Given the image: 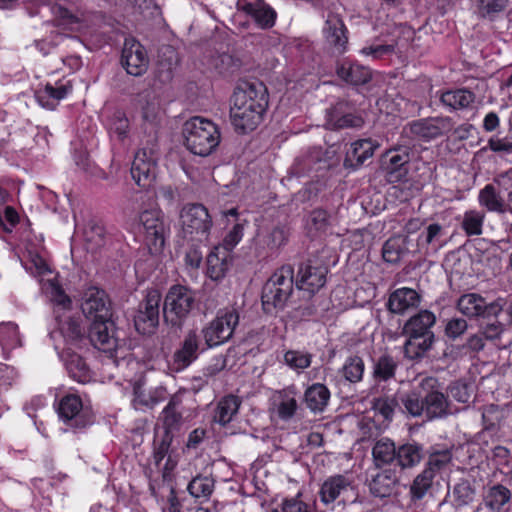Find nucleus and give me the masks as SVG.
Segmentation results:
<instances>
[{
  "label": "nucleus",
  "mask_w": 512,
  "mask_h": 512,
  "mask_svg": "<svg viewBox=\"0 0 512 512\" xmlns=\"http://www.w3.org/2000/svg\"><path fill=\"white\" fill-rule=\"evenodd\" d=\"M424 416L429 419L444 418L450 414L448 397L441 391V384L436 377H421Z\"/></svg>",
  "instance_id": "nucleus-5"
},
{
  "label": "nucleus",
  "mask_w": 512,
  "mask_h": 512,
  "mask_svg": "<svg viewBox=\"0 0 512 512\" xmlns=\"http://www.w3.org/2000/svg\"><path fill=\"white\" fill-rule=\"evenodd\" d=\"M180 401L176 397H172L163 409L160 420L163 422L166 430L176 428L181 421V413L179 412Z\"/></svg>",
  "instance_id": "nucleus-51"
},
{
  "label": "nucleus",
  "mask_w": 512,
  "mask_h": 512,
  "mask_svg": "<svg viewBox=\"0 0 512 512\" xmlns=\"http://www.w3.org/2000/svg\"><path fill=\"white\" fill-rule=\"evenodd\" d=\"M279 394L281 402L277 409L278 415L281 419L288 420L294 416L297 409V402L295 398L291 396L296 394V389L294 386H290L280 391Z\"/></svg>",
  "instance_id": "nucleus-48"
},
{
  "label": "nucleus",
  "mask_w": 512,
  "mask_h": 512,
  "mask_svg": "<svg viewBox=\"0 0 512 512\" xmlns=\"http://www.w3.org/2000/svg\"><path fill=\"white\" fill-rule=\"evenodd\" d=\"M509 0H479V12L483 17L493 18L503 11Z\"/></svg>",
  "instance_id": "nucleus-60"
},
{
  "label": "nucleus",
  "mask_w": 512,
  "mask_h": 512,
  "mask_svg": "<svg viewBox=\"0 0 512 512\" xmlns=\"http://www.w3.org/2000/svg\"><path fill=\"white\" fill-rule=\"evenodd\" d=\"M452 505L461 509L471 505L476 498V487L469 479H460L450 494Z\"/></svg>",
  "instance_id": "nucleus-28"
},
{
  "label": "nucleus",
  "mask_w": 512,
  "mask_h": 512,
  "mask_svg": "<svg viewBox=\"0 0 512 512\" xmlns=\"http://www.w3.org/2000/svg\"><path fill=\"white\" fill-rule=\"evenodd\" d=\"M427 456V450L422 443L410 440L397 446L396 467L400 470H411L420 465Z\"/></svg>",
  "instance_id": "nucleus-19"
},
{
  "label": "nucleus",
  "mask_w": 512,
  "mask_h": 512,
  "mask_svg": "<svg viewBox=\"0 0 512 512\" xmlns=\"http://www.w3.org/2000/svg\"><path fill=\"white\" fill-rule=\"evenodd\" d=\"M330 398V391L321 383H315L307 388L304 400L307 407L313 412H321L327 406Z\"/></svg>",
  "instance_id": "nucleus-36"
},
{
  "label": "nucleus",
  "mask_w": 512,
  "mask_h": 512,
  "mask_svg": "<svg viewBox=\"0 0 512 512\" xmlns=\"http://www.w3.org/2000/svg\"><path fill=\"white\" fill-rule=\"evenodd\" d=\"M435 477L424 469L412 480L409 487V499L414 505L421 503L431 493Z\"/></svg>",
  "instance_id": "nucleus-30"
},
{
  "label": "nucleus",
  "mask_w": 512,
  "mask_h": 512,
  "mask_svg": "<svg viewBox=\"0 0 512 512\" xmlns=\"http://www.w3.org/2000/svg\"><path fill=\"white\" fill-rule=\"evenodd\" d=\"M507 413H512L507 410ZM506 417V411L498 405L490 404L485 406L482 412V422L484 430L496 432L501 428V422Z\"/></svg>",
  "instance_id": "nucleus-44"
},
{
  "label": "nucleus",
  "mask_w": 512,
  "mask_h": 512,
  "mask_svg": "<svg viewBox=\"0 0 512 512\" xmlns=\"http://www.w3.org/2000/svg\"><path fill=\"white\" fill-rule=\"evenodd\" d=\"M192 359V340L187 338L184 342L182 350H179L174 355V368L177 371L183 370L188 367Z\"/></svg>",
  "instance_id": "nucleus-61"
},
{
  "label": "nucleus",
  "mask_w": 512,
  "mask_h": 512,
  "mask_svg": "<svg viewBox=\"0 0 512 512\" xmlns=\"http://www.w3.org/2000/svg\"><path fill=\"white\" fill-rule=\"evenodd\" d=\"M177 237L178 242H182L181 245H184L185 242L189 243L192 235V205H185L179 215V220L177 223Z\"/></svg>",
  "instance_id": "nucleus-49"
},
{
  "label": "nucleus",
  "mask_w": 512,
  "mask_h": 512,
  "mask_svg": "<svg viewBox=\"0 0 512 512\" xmlns=\"http://www.w3.org/2000/svg\"><path fill=\"white\" fill-rule=\"evenodd\" d=\"M329 268L318 258H308L299 265L296 286L311 294L319 291L326 283Z\"/></svg>",
  "instance_id": "nucleus-9"
},
{
  "label": "nucleus",
  "mask_w": 512,
  "mask_h": 512,
  "mask_svg": "<svg viewBox=\"0 0 512 512\" xmlns=\"http://www.w3.org/2000/svg\"><path fill=\"white\" fill-rule=\"evenodd\" d=\"M161 294L158 290L148 291L134 318L136 330L141 334H150L159 323Z\"/></svg>",
  "instance_id": "nucleus-10"
},
{
  "label": "nucleus",
  "mask_w": 512,
  "mask_h": 512,
  "mask_svg": "<svg viewBox=\"0 0 512 512\" xmlns=\"http://www.w3.org/2000/svg\"><path fill=\"white\" fill-rule=\"evenodd\" d=\"M289 297L275 284L266 282L261 295L263 310L267 314H272L278 309H283Z\"/></svg>",
  "instance_id": "nucleus-29"
},
{
  "label": "nucleus",
  "mask_w": 512,
  "mask_h": 512,
  "mask_svg": "<svg viewBox=\"0 0 512 512\" xmlns=\"http://www.w3.org/2000/svg\"><path fill=\"white\" fill-rule=\"evenodd\" d=\"M242 400L236 395L224 396L217 404L214 419L222 426L230 423L238 413Z\"/></svg>",
  "instance_id": "nucleus-32"
},
{
  "label": "nucleus",
  "mask_w": 512,
  "mask_h": 512,
  "mask_svg": "<svg viewBox=\"0 0 512 512\" xmlns=\"http://www.w3.org/2000/svg\"><path fill=\"white\" fill-rule=\"evenodd\" d=\"M214 66L219 73L230 74L240 67V61L228 53H222L215 59Z\"/></svg>",
  "instance_id": "nucleus-59"
},
{
  "label": "nucleus",
  "mask_w": 512,
  "mask_h": 512,
  "mask_svg": "<svg viewBox=\"0 0 512 512\" xmlns=\"http://www.w3.org/2000/svg\"><path fill=\"white\" fill-rule=\"evenodd\" d=\"M268 92L260 81L239 84L231 97L230 118L235 130L247 134L257 128L268 107Z\"/></svg>",
  "instance_id": "nucleus-1"
},
{
  "label": "nucleus",
  "mask_w": 512,
  "mask_h": 512,
  "mask_svg": "<svg viewBox=\"0 0 512 512\" xmlns=\"http://www.w3.org/2000/svg\"><path fill=\"white\" fill-rule=\"evenodd\" d=\"M397 484L396 476L390 471L385 470L378 473L370 482V491L375 497H389Z\"/></svg>",
  "instance_id": "nucleus-38"
},
{
  "label": "nucleus",
  "mask_w": 512,
  "mask_h": 512,
  "mask_svg": "<svg viewBox=\"0 0 512 512\" xmlns=\"http://www.w3.org/2000/svg\"><path fill=\"white\" fill-rule=\"evenodd\" d=\"M436 316L429 310H420L411 316L404 324L402 335L407 337L403 346L404 356L410 360H418L432 349L435 335L432 327Z\"/></svg>",
  "instance_id": "nucleus-2"
},
{
  "label": "nucleus",
  "mask_w": 512,
  "mask_h": 512,
  "mask_svg": "<svg viewBox=\"0 0 512 512\" xmlns=\"http://www.w3.org/2000/svg\"><path fill=\"white\" fill-rule=\"evenodd\" d=\"M478 200L480 205L488 211L500 214L512 212V206L505 204L504 199L492 184H487L480 190Z\"/></svg>",
  "instance_id": "nucleus-27"
},
{
  "label": "nucleus",
  "mask_w": 512,
  "mask_h": 512,
  "mask_svg": "<svg viewBox=\"0 0 512 512\" xmlns=\"http://www.w3.org/2000/svg\"><path fill=\"white\" fill-rule=\"evenodd\" d=\"M475 94L468 89H457L447 91L442 94L441 102L453 109H463L469 107L475 101Z\"/></svg>",
  "instance_id": "nucleus-43"
},
{
  "label": "nucleus",
  "mask_w": 512,
  "mask_h": 512,
  "mask_svg": "<svg viewBox=\"0 0 512 512\" xmlns=\"http://www.w3.org/2000/svg\"><path fill=\"white\" fill-rule=\"evenodd\" d=\"M352 110V106L348 101L339 100L326 113V127L329 129L332 127V122H339L346 113Z\"/></svg>",
  "instance_id": "nucleus-58"
},
{
  "label": "nucleus",
  "mask_w": 512,
  "mask_h": 512,
  "mask_svg": "<svg viewBox=\"0 0 512 512\" xmlns=\"http://www.w3.org/2000/svg\"><path fill=\"white\" fill-rule=\"evenodd\" d=\"M427 461L424 466V470L432 476L436 477V474L444 470L452 462V450L443 449L427 450Z\"/></svg>",
  "instance_id": "nucleus-39"
},
{
  "label": "nucleus",
  "mask_w": 512,
  "mask_h": 512,
  "mask_svg": "<svg viewBox=\"0 0 512 512\" xmlns=\"http://www.w3.org/2000/svg\"><path fill=\"white\" fill-rule=\"evenodd\" d=\"M229 254L226 251L221 250L219 247H215L213 251L207 256V275L212 280H218L224 277L225 272L228 269V258Z\"/></svg>",
  "instance_id": "nucleus-37"
},
{
  "label": "nucleus",
  "mask_w": 512,
  "mask_h": 512,
  "mask_svg": "<svg viewBox=\"0 0 512 512\" xmlns=\"http://www.w3.org/2000/svg\"><path fill=\"white\" fill-rule=\"evenodd\" d=\"M323 32L328 44L338 53L345 51L348 43L347 29L339 15L334 13L328 14Z\"/></svg>",
  "instance_id": "nucleus-24"
},
{
  "label": "nucleus",
  "mask_w": 512,
  "mask_h": 512,
  "mask_svg": "<svg viewBox=\"0 0 512 512\" xmlns=\"http://www.w3.org/2000/svg\"><path fill=\"white\" fill-rule=\"evenodd\" d=\"M26 269L34 276L42 277L43 289L50 295L51 301L63 308H67L70 305L69 297L56 283L55 278L44 279L45 276L51 275L52 271L42 257L38 255L32 257L30 264L26 265Z\"/></svg>",
  "instance_id": "nucleus-12"
},
{
  "label": "nucleus",
  "mask_w": 512,
  "mask_h": 512,
  "mask_svg": "<svg viewBox=\"0 0 512 512\" xmlns=\"http://www.w3.org/2000/svg\"><path fill=\"white\" fill-rule=\"evenodd\" d=\"M485 214L476 210L466 211L463 215L461 228L467 236H479L482 234Z\"/></svg>",
  "instance_id": "nucleus-47"
},
{
  "label": "nucleus",
  "mask_w": 512,
  "mask_h": 512,
  "mask_svg": "<svg viewBox=\"0 0 512 512\" xmlns=\"http://www.w3.org/2000/svg\"><path fill=\"white\" fill-rule=\"evenodd\" d=\"M129 130V121L122 111H115L109 121V131L119 139H124Z\"/></svg>",
  "instance_id": "nucleus-56"
},
{
  "label": "nucleus",
  "mask_w": 512,
  "mask_h": 512,
  "mask_svg": "<svg viewBox=\"0 0 512 512\" xmlns=\"http://www.w3.org/2000/svg\"><path fill=\"white\" fill-rule=\"evenodd\" d=\"M307 224L310 230L324 232L330 226V215L324 209H314L309 214Z\"/></svg>",
  "instance_id": "nucleus-57"
},
{
  "label": "nucleus",
  "mask_w": 512,
  "mask_h": 512,
  "mask_svg": "<svg viewBox=\"0 0 512 512\" xmlns=\"http://www.w3.org/2000/svg\"><path fill=\"white\" fill-rule=\"evenodd\" d=\"M321 161V151L313 150L310 151L307 155L297 158L294 164V169L296 170V174H304L310 171H318L319 168H316L315 165Z\"/></svg>",
  "instance_id": "nucleus-54"
},
{
  "label": "nucleus",
  "mask_w": 512,
  "mask_h": 512,
  "mask_svg": "<svg viewBox=\"0 0 512 512\" xmlns=\"http://www.w3.org/2000/svg\"><path fill=\"white\" fill-rule=\"evenodd\" d=\"M121 63L128 74L141 76L146 72L149 64L145 48L134 39H126L122 49Z\"/></svg>",
  "instance_id": "nucleus-15"
},
{
  "label": "nucleus",
  "mask_w": 512,
  "mask_h": 512,
  "mask_svg": "<svg viewBox=\"0 0 512 512\" xmlns=\"http://www.w3.org/2000/svg\"><path fill=\"white\" fill-rule=\"evenodd\" d=\"M397 446L389 438H381L376 441L372 449V455L377 467L394 464L396 466Z\"/></svg>",
  "instance_id": "nucleus-35"
},
{
  "label": "nucleus",
  "mask_w": 512,
  "mask_h": 512,
  "mask_svg": "<svg viewBox=\"0 0 512 512\" xmlns=\"http://www.w3.org/2000/svg\"><path fill=\"white\" fill-rule=\"evenodd\" d=\"M407 244V237L401 235L390 237L382 247L383 260L391 264L398 263L403 255L408 252Z\"/></svg>",
  "instance_id": "nucleus-34"
},
{
  "label": "nucleus",
  "mask_w": 512,
  "mask_h": 512,
  "mask_svg": "<svg viewBox=\"0 0 512 512\" xmlns=\"http://www.w3.org/2000/svg\"><path fill=\"white\" fill-rule=\"evenodd\" d=\"M92 345L105 353H117L118 340L114 335V323L109 320L91 321L88 333Z\"/></svg>",
  "instance_id": "nucleus-16"
},
{
  "label": "nucleus",
  "mask_w": 512,
  "mask_h": 512,
  "mask_svg": "<svg viewBox=\"0 0 512 512\" xmlns=\"http://www.w3.org/2000/svg\"><path fill=\"white\" fill-rule=\"evenodd\" d=\"M312 355L297 350H289L284 354L285 363L292 369L304 370L311 364Z\"/></svg>",
  "instance_id": "nucleus-55"
},
{
  "label": "nucleus",
  "mask_w": 512,
  "mask_h": 512,
  "mask_svg": "<svg viewBox=\"0 0 512 512\" xmlns=\"http://www.w3.org/2000/svg\"><path fill=\"white\" fill-rule=\"evenodd\" d=\"M375 407L378 409L380 414L384 416L385 419L392 418L397 408L402 411L401 401L399 399V391H397L394 396L379 397L375 401Z\"/></svg>",
  "instance_id": "nucleus-52"
},
{
  "label": "nucleus",
  "mask_w": 512,
  "mask_h": 512,
  "mask_svg": "<svg viewBox=\"0 0 512 512\" xmlns=\"http://www.w3.org/2000/svg\"><path fill=\"white\" fill-rule=\"evenodd\" d=\"M156 164L149 158L145 150H140L135 154L132 166L131 176L135 183L142 188H149L155 179Z\"/></svg>",
  "instance_id": "nucleus-23"
},
{
  "label": "nucleus",
  "mask_w": 512,
  "mask_h": 512,
  "mask_svg": "<svg viewBox=\"0 0 512 512\" xmlns=\"http://www.w3.org/2000/svg\"><path fill=\"white\" fill-rule=\"evenodd\" d=\"M402 411L412 417L424 416V400L421 391V378L418 383L409 391H399Z\"/></svg>",
  "instance_id": "nucleus-26"
},
{
  "label": "nucleus",
  "mask_w": 512,
  "mask_h": 512,
  "mask_svg": "<svg viewBox=\"0 0 512 512\" xmlns=\"http://www.w3.org/2000/svg\"><path fill=\"white\" fill-rule=\"evenodd\" d=\"M139 222L143 228L144 240L150 253L161 252L166 235L162 212L158 208L146 209L140 213Z\"/></svg>",
  "instance_id": "nucleus-6"
},
{
  "label": "nucleus",
  "mask_w": 512,
  "mask_h": 512,
  "mask_svg": "<svg viewBox=\"0 0 512 512\" xmlns=\"http://www.w3.org/2000/svg\"><path fill=\"white\" fill-rule=\"evenodd\" d=\"M319 497L325 505L336 501L332 507L334 512H363L358 488L344 475L327 478L321 485Z\"/></svg>",
  "instance_id": "nucleus-3"
},
{
  "label": "nucleus",
  "mask_w": 512,
  "mask_h": 512,
  "mask_svg": "<svg viewBox=\"0 0 512 512\" xmlns=\"http://www.w3.org/2000/svg\"><path fill=\"white\" fill-rule=\"evenodd\" d=\"M72 90V86L69 83H56V86L51 84H46L43 90H40L37 93V98L39 102L45 106L49 107V104L43 103V99L51 98L53 100L59 101L64 99Z\"/></svg>",
  "instance_id": "nucleus-50"
},
{
  "label": "nucleus",
  "mask_w": 512,
  "mask_h": 512,
  "mask_svg": "<svg viewBox=\"0 0 512 512\" xmlns=\"http://www.w3.org/2000/svg\"><path fill=\"white\" fill-rule=\"evenodd\" d=\"M214 488V480L209 477H194V498H208Z\"/></svg>",
  "instance_id": "nucleus-62"
},
{
  "label": "nucleus",
  "mask_w": 512,
  "mask_h": 512,
  "mask_svg": "<svg viewBox=\"0 0 512 512\" xmlns=\"http://www.w3.org/2000/svg\"><path fill=\"white\" fill-rule=\"evenodd\" d=\"M243 236V225L237 223L233 226L232 230L223 239L221 250L229 252L240 242Z\"/></svg>",
  "instance_id": "nucleus-64"
},
{
  "label": "nucleus",
  "mask_w": 512,
  "mask_h": 512,
  "mask_svg": "<svg viewBox=\"0 0 512 512\" xmlns=\"http://www.w3.org/2000/svg\"><path fill=\"white\" fill-rule=\"evenodd\" d=\"M364 125V120L360 115L354 114L351 110L346 113L339 122H332L331 130H340L347 128H361Z\"/></svg>",
  "instance_id": "nucleus-63"
},
{
  "label": "nucleus",
  "mask_w": 512,
  "mask_h": 512,
  "mask_svg": "<svg viewBox=\"0 0 512 512\" xmlns=\"http://www.w3.org/2000/svg\"><path fill=\"white\" fill-rule=\"evenodd\" d=\"M410 162L409 149L399 147L388 150L382 159V169L385 179L389 183H398L404 180L408 173Z\"/></svg>",
  "instance_id": "nucleus-14"
},
{
  "label": "nucleus",
  "mask_w": 512,
  "mask_h": 512,
  "mask_svg": "<svg viewBox=\"0 0 512 512\" xmlns=\"http://www.w3.org/2000/svg\"><path fill=\"white\" fill-rule=\"evenodd\" d=\"M511 498L512 492L503 484L497 483L487 488L483 502L495 512H501Z\"/></svg>",
  "instance_id": "nucleus-33"
},
{
  "label": "nucleus",
  "mask_w": 512,
  "mask_h": 512,
  "mask_svg": "<svg viewBox=\"0 0 512 512\" xmlns=\"http://www.w3.org/2000/svg\"><path fill=\"white\" fill-rule=\"evenodd\" d=\"M505 304L506 300L501 297L487 303L485 298L478 293H466L459 297L456 307L468 318L489 321L492 318L498 317L503 311Z\"/></svg>",
  "instance_id": "nucleus-4"
},
{
  "label": "nucleus",
  "mask_w": 512,
  "mask_h": 512,
  "mask_svg": "<svg viewBox=\"0 0 512 512\" xmlns=\"http://www.w3.org/2000/svg\"><path fill=\"white\" fill-rule=\"evenodd\" d=\"M335 71L342 81L352 86L365 85L372 79V72L368 67L349 60L338 62Z\"/></svg>",
  "instance_id": "nucleus-25"
},
{
  "label": "nucleus",
  "mask_w": 512,
  "mask_h": 512,
  "mask_svg": "<svg viewBox=\"0 0 512 512\" xmlns=\"http://www.w3.org/2000/svg\"><path fill=\"white\" fill-rule=\"evenodd\" d=\"M60 419L72 428H84L92 423L89 413L83 409L81 398L75 394H67L58 403Z\"/></svg>",
  "instance_id": "nucleus-13"
},
{
  "label": "nucleus",
  "mask_w": 512,
  "mask_h": 512,
  "mask_svg": "<svg viewBox=\"0 0 512 512\" xmlns=\"http://www.w3.org/2000/svg\"><path fill=\"white\" fill-rule=\"evenodd\" d=\"M212 226L211 216L207 208L198 203H194V230L196 233L206 235Z\"/></svg>",
  "instance_id": "nucleus-53"
},
{
  "label": "nucleus",
  "mask_w": 512,
  "mask_h": 512,
  "mask_svg": "<svg viewBox=\"0 0 512 512\" xmlns=\"http://www.w3.org/2000/svg\"><path fill=\"white\" fill-rule=\"evenodd\" d=\"M421 303V295L408 287L398 288L388 298L386 307L393 314L403 315L410 309L417 308Z\"/></svg>",
  "instance_id": "nucleus-21"
},
{
  "label": "nucleus",
  "mask_w": 512,
  "mask_h": 512,
  "mask_svg": "<svg viewBox=\"0 0 512 512\" xmlns=\"http://www.w3.org/2000/svg\"><path fill=\"white\" fill-rule=\"evenodd\" d=\"M364 371V361L358 355L349 356L341 370L343 377L351 383H357L361 381Z\"/></svg>",
  "instance_id": "nucleus-46"
},
{
  "label": "nucleus",
  "mask_w": 512,
  "mask_h": 512,
  "mask_svg": "<svg viewBox=\"0 0 512 512\" xmlns=\"http://www.w3.org/2000/svg\"><path fill=\"white\" fill-rule=\"evenodd\" d=\"M403 134L407 137L424 141L436 138V130L432 119H420L407 124L403 128Z\"/></svg>",
  "instance_id": "nucleus-41"
},
{
  "label": "nucleus",
  "mask_w": 512,
  "mask_h": 512,
  "mask_svg": "<svg viewBox=\"0 0 512 512\" xmlns=\"http://www.w3.org/2000/svg\"><path fill=\"white\" fill-rule=\"evenodd\" d=\"M192 308V291L182 285L172 286L164 301L163 314L167 321L180 324Z\"/></svg>",
  "instance_id": "nucleus-8"
},
{
  "label": "nucleus",
  "mask_w": 512,
  "mask_h": 512,
  "mask_svg": "<svg viewBox=\"0 0 512 512\" xmlns=\"http://www.w3.org/2000/svg\"><path fill=\"white\" fill-rule=\"evenodd\" d=\"M65 365L69 376L73 380L79 383H87L90 381V368L80 355L69 354L65 361Z\"/></svg>",
  "instance_id": "nucleus-42"
},
{
  "label": "nucleus",
  "mask_w": 512,
  "mask_h": 512,
  "mask_svg": "<svg viewBox=\"0 0 512 512\" xmlns=\"http://www.w3.org/2000/svg\"><path fill=\"white\" fill-rule=\"evenodd\" d=\"M145 384L146 381L143 377H140L132 383V406L136 410L144 411L146 409L153 408L158 403L164 401L167 397V392L164 387L157 386L146 391Z\"/></svg>",
  "instance_id": "nucleus-18"
},
{
  "label": "nucleus",
  "mask_w": 512,
  "mask_h": 512,
  "mask_svg": "<svg viewBox=\"0 0 512 512\" xmlns=\"http://www.w3.org/2000/svg\"><path fill=\"white\" fill-rule=\"evenodd\" d=\"M378 144L372 139H360L353 142L347 150L343 166L346 169L357 170L372 158Z\"/></svg>",
  "instance_id": "nucleus-22"
},
{
  "label": "nucleus",
  "mask_w": 512,
  "mask_h": 512,
  "mask_svg": "<svg viewBox=\"0 0 512 512\" xmlns=\"http://www.w3.org/2000/svg\"><path fill=\"white\" fill-rule=\"evenodd\" d=\"M238 323L239 313L236 308L220 310L217 317L203 330L207 345L213 347L229 340Z\"/></svg>",
  "instance_id": "nucleus-7"
},
{
  "label": "nucleus",
  "mask_w": 512,
  "mask_h": 512,
  "mask_svg": "<svg viewBox=\"0 0 512 512\" xmlns=\"http://www.w3.org/2000/svg\"><path fill=\"white\" fill-rule=\"evenodd\" d=\"M20 345L18 326L13 322L0 323V346L4 359H9V351Z\"/></svg>",
  "instance_id": "nucleus-40"
},
{
  "label": "nucleus",
  "mask_w": 512,
  "mask_h": 512,
  "mask_svg": "<svg viewBox=\"0 0 512 512\" xmlns=\"http://www.w3.org/2000/svg\"><path fill=\"white\" fill-rule=\"evenodd\" d=\"M237 8L251 16L263 29L271 28L275 24L276 12L264 0H238Z\"/></svg>",
  "instance_id": "nucleus-20"
},
{
  "label": "nucleus",
  "mask_w": 512,
  "mask_h": 512,
  "mask_svg": "<svg viewBox=\"0 0 512 512\" xmlns=\"http://www.w3.org/2000/svg\"><path fill=\"white\" fill-rule=\"evenodd\" d=\"M294 268L291 265H284L273 273L267 280L268 283L275 284L278 289L291 296L294 287Z\"/></svg>",
  "instance_id": "nucleus-45"
},
{
  "label": "nucleus",
  "mask_w": 512,
  "mask_h": 512,
  "mask_svg": "<svg viewBox=\"0 0 512 512\" xmlns=\"http://www.w3.org/2000/svg\"><path fill=\"white\" fill-rule=\"evenodd\" d=\"M220 133L209 119L194 116V155L207 156L219 144Z\"/></svg>",
  "instance_id": "nucleus-11"
},
{
  "label": "nucleus",
  "mask_w": 512,
  "mask_h": 512,
  "mask_svg": "<svg viewBox=\"0 0 512 512\" xmlns=\"http://www.w3.org/2000/svg\"><path fill=\"white\" fill-rule=\"evenodd\" d=\"M398 368L396 358L388 353H384L373 360L372 376L376 382H386L393 379Z\"/></svg>",
  "instance_id": "nucleus-31"
},
{
  "label": "nucleus",
  "mask_w": 512,
  "mask_h": 512,
  "mask_svg": "<svg viewBox=\"0 0 512 512\" xmlns=\"http://www.w3.org/2000/svg\"><path fill=\"white\" fill-rule=\"evenodd\" d=\"M81 308L83 314L90 321L109 320L112 316L106 293L96 287H90L86 290Z\"/></svg>",
  "instance_id": "nucleus-17"
}]
</instances>
